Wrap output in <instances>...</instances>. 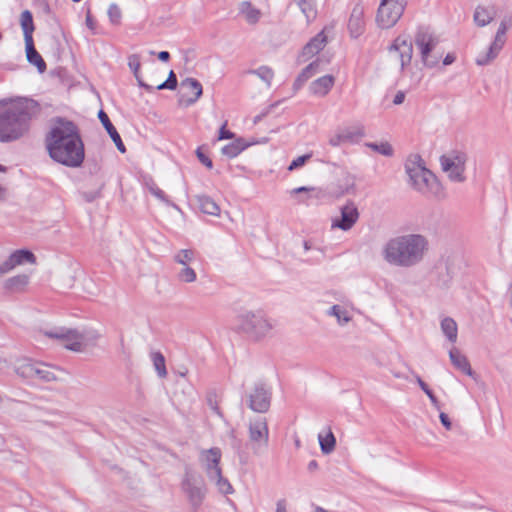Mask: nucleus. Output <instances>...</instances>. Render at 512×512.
Instances as JSON below:
<instances>
[{
  "label": "nucleus",
  "instance_id": "864d4df0",
  "mask_svg": "<svg viewBox=\"0 0 512 512\" xmlns=\"http://www.w3.org/2000/svg\"><path fill=\"white\" fill-rule=\"evenodd\" d=\"M102 187L103 184L96 191L81 192V196L87 203H91L101 196Z\"/></svg>",
  "mask_w": 512,
  "mask_h": 512
},
{
  "label": "nucleus",
  "instance_id": "c03bdc74",
  "mask_svg": "<svg viewBox=\"0 0 512 512\" xmlns=\"http://www.w3.org/2000/svg\"><path fill=\"white\" fill-rule=\"evenodd\" d=\"M206 400H207L208 406L213 410V412L222 418L223 413L220 410L219 405H218V395H217L216 390L208 391Z\"/></svg>",
  "mask_w": 512,
  "mask_h": 512
},
{
  "label": "nucleus",
  "instance_id": "393cba45",
  "mask_svg": "<svg viewBox=\"0 0 512 512\" xmlns=\"http://www.w3.org/2000/svg\"><path fill=\"white\" fill-rule=\"evenodd\" d=\"M128 66L132 70L134 77L137 80L138 85L145 89L147 92L152 93L154 92V86L147 84L143 81L141 75H140V56L137 54H132L128 58Z\"/></svg>",
  "mask_w": 512,
  "mask_h": 512
},
{
  "label": "nucleus",
  "instance_id": "a18cd8bd",
  "mask_svg": "<svg viewBox=\"0 0 512 512\" xmlns=\"http://www.w3.org/2000/svg\"><path fill=\"white\" fill-rule=\"evenodd\" d=\"M251 73L256 74L260 79H262L268 85H270V83L274 77L273 70L268 66H260L259 68L252 70Z\"/></svg>",
  "mask_w": 512,
  "mask_h": 512
},
{
  "label": "nucleus",
  "instance_id": "f03ea898",
  "mask_svg": "<svg viewBox=\"0 0 512 512\" xmlns=\"http://www.w3.org/2000/svg\"><path fill=\"white\" fill-rule=\"evenodd\" d=\"M41 111L40 104L31 98L0 100V142H15L28 135L32 120Z\"/></svg>",
  "mask_w": 512,
  "mask_h": 512
},
{
  "label": "nucleus",
  "instance_id": "5fc2aeb1",
  "mask_svg": "<svg viewBox=\"0 0 512 512\" xmlns=\"http://www.w3.org/2000/svg\"><path fill=\"white\" fill-rule=\"evenodd\" d=\"M149 191L152 195L158 198L160 201L168 203L169 200L163 190H161L157 185L153 184L149 187Z\"/></svg>",
  "mask_w": 512,
  "mask_h": 512
},
{
  "label": "nucleus",
  "instance_id": "412c9836",
  "mask_svg": "<svg viewBox=\"0 0 512 512\" xmlns=\"http://www.w3.org/2000/svg\"><path fill=\"white\" fill-rule=\"evenodd\" d=\"M334 85V77L332 75H325L310 84V92L313 95L325 96L332 89Z\"/></svg>",
  "mask_w": 512,
  "mask_h": 512
},
{
  "label": "nucleus",
  "instance_id": "e2e57ef3",
  "mask_svg": "<svg viewBox=\"0 0 512 512\" xmlns=\"http://www.w3.org/2000/svg\"><path fill=\"white\" fill-rule=\"evenodd\" d=\"M405 100V93L403 91H398L396 95L394 96L393 103L395 105H400Z\"/></svg>",
  "mask_w": 512,
  "mask_h": 512
},
{
  "label": "nucleus",
  "instance_id": "7c9ffc66",
  "mask_svg": "<svg viewBox=\"0 0 512 512\" xmlns=\"http://www.w3.org/2000/svg\"><path fill=\"white\" fill-rule=\"evenodd\" d=\"M181 86L187 87L190 90L194 91V93H195V96L193 98H189L185 101V106H190L193 103H195L201 97V95L203 93V88H202L201 83L195 78L188 77V78L182 80Z\"/></svg>",
  "mask_w": 512,
  "mask_h": 512
},
{
  "label": "nucleus",
  "instance_id": "338daca9",
  "mask_svg": "<svg viewBox=\"0 0 512 512\" xmlns=\"http://www.w3.org/2000/svg\"><path fill=\"white\" fill-rule=\"evenodd\" d=\"M157 57L162 62H167L170 59V53L168 51H160L157 54Z\"/></svg>",
  "mask_w": 512,
  "mask_h": 512
},
{
  "label": "nucleus",
  "instance_id": "a19ab883",
  "mask_svg": "<svg viewBox=\"0 0 512 512\" xmlns=\"http://www.w3.org/2000/svg\"><path fill=\"white\" fill-rule=\"evenodd\" d=\"M195 252L192 249H182L175 256L174 261L183 266H188V263L194 260Z\"/></svg>",
  "mask_w": 512,
  "mask_h": 512
},
{
  "label": "nucleus",
  "instance_id": "423d86ee",
  "mask_svg": "<svg viewBox=\"0 0 512 512\" xmlns=\"http://www.w3.org/2000/svg\"><path fill=\"white\" fill-rule=\"evenodd\" d=\"M415 44L420 49L423 64L433 68L439 63L441 55H431V52L439 43V39L433 35L428 28L419 27L415 35Z\"/></svg>",
  "mask_w": 512,
  "mask_h": 512
},
{
  "label": "nucleus",
  "instance_id": "ea45409f",
  "mask_svg": "<svg viewBox=\"0 0 512 512\" xmlns=\"http://www.w3.org/2000/svg\"><path fill=\"white\" fill-rule=\"evenodd\" d=\"M368 148L372 149L383 156L391 157L394 153L393 147L388 142H368L365 144Z\"/></svg>",
  "mask_w": 512,
  "mask_h": 512
},
{
  "label": "nucleus",
  "instance_id": "ddd939ff",
  "mask_svg": "<svg viewBox=\"0 0 512 512\" xmlns=\"http://www.w3.org/2000/svg\"><path fill=\"white\" fill-rule=\"evenodd\" d=\"M221 457L222 452L218 447H212L208 450L201 451L199 460L208 478L222 471L220 467Z\"/></svg>",
  "mask_w": 512,
  "mask_h": 512
},
{
  "label": "nucleus",
  "instance_id": "49530a36",
  "mask_svg": "<svg viewBox=\"0 0 512 512\" xmlns=\"http://www.w3.org/2000/svg\"><path fill=\"white\" fill-rule=\"evenodd\" d=\"M197 275L194 269L184 266L178 273V279L185 283H192L196 280Z\"/></svg>",
  "mask_w": 512,
  "mask_h": 512
},
{
  "label": "nucleus",
  "instance_id": "4468645a",
  "mask_svg": "<svg viewBox=\"0 0 512 512\" xmlns=\"http://www.w3.org/2000/svg\"><path fill=\"white\" fill-rule=\"evenodd\" d=\"M388 50L390 52L397 51L399 53L401 71L411 63L413 56V44L412 41L408 40L406 37L398 36L389 46Z\"/></svg>",
  "mask_w": 512,
  "mask_h": 512
},
{
  "label": "nucleus",
  "instance_id": "bf43d9fd",
  "mask_svg": "<svg viewBox=\"0 0 512 512\" xmlns=\"http://www.w3.org/2000/svg\"><path fill=\"white\" fill-rule=\"evenodd\" d=\"M439 419H440V422L441 424L447 429V430H450L452 428V422L449 418V416L444 413V412H440L439 414Z\"/></svg>",
  "mask_w": 512,
  "mask_h": 512
},
{
  "label": "nucleus",
  "instance_id": "f257e3e1",
  "mask_svg": "<svg viewBox=\"0 0 512 512\" xmlns=\"http://www.w3.org/2000/svg\"><path fill=\"white\" fill-rule=\"evenodd\" d=\"M45 145L51 159L64 166L76 168L84 161V144L78 126L71 120L56 117Z\"/></svg>",
  "mask_w": 512,
  "mask_h": 512
},
{
  "label": "nucleus",
  "instance_id": "6ab92c4d",
  "mask_svg": "<svg viewBox=\"0 0 512 512\" xmlns=\"http://www.w3.org/2000/svg\"><path fill=\"white\" fill-rule=\"evenodd\" d=\"M25 51L27 61L31 65H34L39 73H44L47 69V65L40 53L36 50L34 40L25 42Z\"/></svg>",
  "mask_w": 512,
  "mask_h": 512
},
{
  "label": "nucleus",
  "instance_id": "72a5a7b5",
  "mask_svg": "<svg viewBox=\"0 0 512 512\" xmlns=\"http://www.w3.org/2000/svg\"><path fill=\"white\" fill-rule=\"evenodd\" d=\"M211 482H214L218 491L221 494L228 495L234 492V489L227 478H225L220 471L218 474H215L208 478Z\"/></svg>",
  "mask_w": 512,
  "mask_h": 512
},
{
  "label": "nucleus",
  "instance_id": "13d9d810",
  "mask_svg": "<svg viewBox=\"0 0 512 512\" xmlns=\"http://www.w3.org/2000/svg\"><path fill=\"white\" fill-rule=\"evenodd\" d=\"M165 82H166L165 86H169V90H175L177 88L178 80H177V76L173 70H171L169 72L168 78L165 80Z\"/></svg>",
  "mask_w": 512,
  "mask_h": 512
},
{
  "label": "nucleus",
  "instance_id": "bb28decb",
  "mask_svg": "<svg viewBox=\"0 0 512 512\" xmlns=\"http://www.w3.org/2000/svg\"><path fill=\"white\" fill-rule=\"evenodd\" d=\"M239 12L245 17L247 23L251 25L258 23L262 16V12L249 1H243L239 4Z\"/></svg>",
  "mask_w": 512,
  "mask_h": 512
},
{
  "label": "nucleus",
  "instance_id": "052dcab7",
  "mask_svg": "<svg viewBox=\"0 0 512 512\" xmlns=\"http://www.w3.org/2000/svg\"><path fill=\"white\" fill-rule=\"evenodd\" d=\"M87 27L92 31L93 34H96V23L91 15V12L88 10L85 19Z\"/></svg>",
  "mask_w": 512,
  "mask_h": 512
},
{
  "label": "nucleus",
  "instance_id": "774afa93",
  "mask_svg": "<svg viewBox=\"0 0 512 512\" xmlns=\"http://www.w3.org/2000/svg\"><path fill=\"white\" fill-rule=\"evenodd\" d=\"M507 30H508V26H507L506 22L503 20V21H501L496 33L506 36Z\"/></svg>",
  "mask_w": 512,
  "mask_h": 512
},
{
  "label": "nucleus",
  "instance_id": "c85d7f7f",
  "mask_svg": "<svg viewBox=\"0 0 512 512\" xmlns=\"http://www.w3.org/2000/svg\"><path fill=\"white\" fill-rule=\"evenodd\" d=\"M196 202L199 206V209L208 215L217 216L220 213V207L218 204L209 196L206 195H196Z\"/></svg>",
  "mask_w": 512,
  "mask_h": 512
},
{
  "label": "nucleus",
  "instance_id": "20e7f679",
  "mask_svg": "<svg viewBox=\"0 0 512 512\" xmlns=\"http://www.w3.org/2000/svg\"><path fill=\"white\" fill-rule=\"evenodd\" d=\"M180 487L188 500L191 512H198L208 493L203 476L187 465Z\"/></svg>",
  "mask_w": 512,
  "mask_h": 512
},
{
  "label": "nucleus",
  "instance_id": "f704fd0d",
  "mask_svg": "<svg viewBox=\"0 0 512 512\" xmlns=\"http://www.w3.org/2000/svg\"><path fill=\"white\" fill-rule=\"evenodd\" d=\"M318 440L323 454H330L335 449L336 438L331 430L328 431L326 436L319 434Z\"/></svg>",
  "mask_w": 512,
  "mask_h": 512
},
{
  "label": "nucleus",
  "instance_id": "cd10ccee",
  "mask_svg": "<svg viewBox=\"0 0 512 512\" xmlns=\"http://www.w3.org/2000/svg\"><path fill=\"white\" fill-rule=\"evenodd\" d=\"M319 67V60H315L307 65L297 76L293 83L294 91H298L303 87V85L310 79L316 72Z\"/></svg>",
  "mask_w": 512,
  "mask_h": 512
},
{
  "label": "nucleus",
  "instance_id": "09e8293b",
  "mask_svg": "<svg viewBox=\"0 0 512 512\" xmlns=\"http://www.w3.org/2000/svg\"><path fill=\"white\" fill-rule=\"evenodd\" d=\"M450 161L453 162V164L459 168L465 169V163L467 160L466 154L463 152L453 151L451 155H446Z\"/></svg>",
  "mask_w": 512,
  "mask_h": 512
},
{
  "label": "nucleus",
  "instance_id": "0eeeda50",
  "mask_svg": "<svg viewBox=\"0 0 512 512\" xmlns=\"http://www.w3.org/2000/svg\"><path fill=\"white\" fill-rule=\"evenodd\" d=\"M405 7V0L380 2L376 16L378 26L382 29L393 27L403 15Z\"/></svg>",
  "mask_w": 512,
  "mask_h": 512
},
{
  "label": "nucleus",
  "instance_id": "b1692460",
  "mask_svg": "<svg viewBox=\"0 0 512 512\" xmlns=\"http://www.w3.org/2000/svg\"><path fill=\"white\" fill-rule=\"evenodd\" d=\"M440 164L442 166L443 171L448 173V176L452 181H455V182H464L465 181V177L463 175L465 169L455 166L453 164V162L447 158L446 155H442L440 157Z\"/></svg>",
  "mask_w": 512,
  "mask_h": 512
},
{
  "label": "nucleus",
  "instance_id": "de8ad7c7",
  "mask_svg": "<svg viewBox=\"0 0 512 512\" xmlns=\"http://www.w3.org/2000/svg\"><path fill=\"white\" fill-rule=\"evenodd\" d=\"M107 13L111 24L119 25L121 23L122 12L117 4H110Z\"/></svg>",
  "mask_w": 512,
  "mask_h": 512
},
{
  "label": "nucleus",
  "instance_id": "9b49d317",
  "mask_svg": "<svg viewBox=\"0 0 512 512\" xmlns=\"http://www.w3.org/2000/svg\"><path fill=\"white\" fill-rule=\"evenodd\" d=\"M44 335L52 339L60 340L63 346L68 350L79 352L82 349V343L79 341L80 334L75 329L59 327L45 331Z\"/></svg>",
  "mask_w": 512,
  "mask_h": 512
},
{
  "label": "nucleus",
  "instance_id": "4be33fe9",
  "mask_svg": "<svg viewBox=\"0 0 512 512\" xmlns=\"http://www.w3.org/2000/svg\"><path fill=\"white\" fill-rule=\"evenodd\" d=\"M435 285L440 289H448L451 285L453 275L448 264H440L435 268Z\"/></svg>",
  "mask_w": 512,
  "mask_h": 512
},
{
  "label": "nucleus",
  "instance_id": "f3484780",
  "mask_svg": "<svg viewBox=\"0 0 512 512\" xmlns=\"http://www.w3.org/2000/svg\"><path fill=\"white\" fill-rule=\"evenodd\" d=\"M506 42V36L496 33L494 41L488 48L487 53L479 55L476 59V63L479 66H485L489 64L493 59L497 57L499 52L502 50Z\"/></svg>",
  "mask_w": 512,
  "mask_h": 512
},
{
  "label": "nucleus",
  "instance_id": "69168bd1",
  "mask_svg": "<svg viewBox=\"0 0 512 512\" xmlns=\"http://www.w3.org/2000/svg\"><path fill=\"white\" fill-rule=\"evenodd\" d=\"M277 103L270 105L265 112H262L260 115L256 116L254 119V122L257 123L260 121L263 117H265L275 106Z\"/></svg>",
  "mask_w": 512,
  "mask_h": 512
},
{
  "label": "nucleus",
  "instance_id": "f8f14e48",
  "mask_svg": "<svg viewBox=\"0 0 512 512\" xmlns=\"http://www.w3.org/2000/svg\"><path fill=\"white\" fill-rule=\"evenodd\" d=\"M340 217L332 220V228L350 230L359 219V211L354 202L348 201L340 208Z\"/></svg>",
  "mask_w": 512,
  "mask_h": 512
},
{
  "label": "nucleus",
  "instance_id": "a211bd4d",
  "mask_svg": "<svg viewBox=\"0 0 512 512\" xmlns=\"http://www.w3.org/2000/svg\"><path fill=\"white\" fill-rule=\"evenodd\" d=\"M98 118H99L100 122L102 123L103 127L105 128V130L107 131V133L109 134L110 138L116 145L119 152L125 153L126 147L121 139V136L118 133V131L116 130L115 126L110 121V118L108 117L106 112H104L103 110H100L98 112Z\"/></svg>",
  "mask_w": 512,
  "mask_h": 512
},
{
  "label": "nucleus",
  "instance_id": "6e6d98bb",
  "mask_svg": "<svg viewBox=\"0 0 512 512\" xmlns=\"http://www.w3.org/2000/svg\"><path fill=\"white\" fill-rule=\"evenodd\" d=\"M226 127H227V121H225L224 124L219 129L218 140L234 139L235 138V133L228 130Z\"/></svg>",
  "mask_w": 512,
  "mask_h": 512
},
{
  "label": "nucleus",
  "instance_id": "58836bf2",
  "mask_svg": "<svg viewBox=\"0 0 512 512\" xmlns=\"http://www.w3.org/2000/svg\"><path fill=\"white\" fill-rule=\"evenodd\" d=\"M493 20L488 10L483 6H477L474 12V21L479 27L488 25Z\"/></svg>",
  "mask_w": 512,
  "mask_h": 512
},
{
  "label": "nucleus",
  "instance_id": "c756f323",
  "mask_svg": "<svg viewBox=\"0 0 512 512\" xmlns=\"http://www.w3.org/2000/svg\"><path fill=\"white\" fill-rule=\"evenodd\" d=\"M20 24H21V28H22L23 34H24V41L26 42V41L33 40L32 34L34 32L35 26H34L33 15L31 13V11L24 10L21 13Z\"/></svg>",
  "mask_w": 512,
  "mask_h": 512
},
{
  "label": "nucleus",
  "instance_id": "39448f33",
  "mask_svg": "<svg viewBox=\"0 0 512 512\" xmlns=\"http://www.w3.org/2000/svg\"><path fill=\"white\" fill-rule=\"evenodd\" d=\"M237 331L249 338L259 340L272 329V324L262 311H246L237 317Z\"/></svg>",
  "mask_w": 512,
  "mask_h": 512
},
{
  "label": "nucleus",
  "instance_id": "e433bc0d",
  "mask_svg": "<svg viewBox=\"0 0 512 512\" xmlns=\"http://www.w3.org/2000/svg\"><path fill=\"white\" fill-rule=\"evenodd\" d=\"M151 359L153 361V365L157 372V375L160 378L166 377L167 369H166V361H165L164 355L161 352H153L151 354Z\"/></svg>",
  "mask_w": 512,
  "mask_h": 512
},
{
  "label": "nucleus",
  "instance_id": "5701e85b",
  "mask_svg": "<svg viewBox=\"0 0 512 512\" xmlns=\"http://www.w3.org/2000/svg\"><path fill=\"white\" fill-rule=\"evenodd\" d=\"M449 357L451 363L455 366V368H457L458 370H460L461 372L468 376L474 375V372L470 366L467 357L462 355L458 349L452 348L449 351Z\"/></svg>",
  "mask_w": 512,
  "mask_h": 512
},
{
  "label": "nucleus",
  "instance_id": "4d7b16f0",
  "mask_svg": "<svg viewBox=\"0 0 512 512\" xmlns=\"http://www.w3.org/2000/svg\"><path fill=\"white\" fill-rule=\"evenodd\" d=\"M416 382L418 383L421 390L429 397L434 396V392L430 389V387L427 385L426 382L422 380V378L419 375H415Z\"/></svg>",
  "mask_w": 512,
  "mask_h": 512
},
{
  "label": "nucleus",
  "instance_id": "aec40b11",
  "mask_svg": "<svg viewBox=\"0 0 512 512\" xmlns=\"http://www.w3.org/2000/svg\"><path fill=\"white\" fill-rule=\"evenodd\" d=\"M327 37L324 32H319L303 47L302 55L306 58H310L318 54L325 46Z\"/></svg>",
  "mask_w": 512,
  "mask_h": 512
},
{
  "label": "nucleus",
  "instance_id": "79ce46f5",
  "mask_svg": "<svg viewBox=\"0 0 512 512\" xmlns=\"http://www.w3.org/2000/svg\"><path fill=\"white\" fill-rule=\"evenodd\" d=\"M35 378L44 382H51L56 380L55 374L46 365L40 363L37 367Z\"/></svg>",
  "mask_w": 512,
  "mask_h": 512
},
{
  "label": "nucleus",
  "instance_id": "8fccbe9b",
  "mask_svg": "<svg viewBox=\"0 0 512 512\" xmlns=\"http://www.w3.org/2000/svg\"><path fill=\"white\" fill-rule=\"evenodd\" d=\"M196 156L205 167H207L208 169L213 168V162L209 158V156L203 152V146H200L196 149Z\"/></svg>",
  "mask_w": 512,
  "mask_h": 512
},
{
  "label": "nucleus",
  "instance_id": "dca6fc26",
  "mask_svg": "<svg viewBox=\"0 0 512 512\" xmlns=\"http://www.w3.org/2000/svg\"><path fill=\"white\" fill-rule=\"evenodd\" d=\"M35 255L28 249H19L14 251L7 260L3 262L4 272H8L17 265L24 263H35Z\"/></svg>",
  "mask_w": 512,
  "mask_h": 512
},
{
  "label": "nucleus",
  "instance_id": "a878e982",
  "mask_svg": "<svg viewBox=\"0 0 512 512\" xmlns=\"http://www.w3.org/2000/svg\"><path fill=\"white\" fill-rule=\"evenodd\" d=\"M250 146V143L246 142L244 138L238 137L233 142L225 145L221 149V153L228 158H235L242 151Z\"/></svg>",
  "mask_w": 512,
  "mask_h": 512
},
{
  "label": "nucleus",
  "instance_id": "9d476101",
  "mask_svg": "<svg viewBox=\"0 0 512 512\" xmlns=\"http://www.w3.org/2000/svg\"><path fill=\"white\" fill-rule=\"evenodd\" d=\"M272 392L263 382L255 383L248 395V407L257 413H265L271 405Z\"/></svg>",
  "mask_w": 512,
  "mask_h": 512
},
{
  "label": "nucleus",
  "instance_id": "37998d69",
  "mask_svg": "<svg viewBox=\"0 0 512 512\" xmlns=\"http://www.w3.org/2000/svg\"><path fill=\"white\" fill-rule=\"evenodd\" d=\"M328 313L329 315L335 316L340 324L348 323L351 319L348 316L347 311L344 310L340 305H333L329 309Z\"/></svg>",
  "mask_w": 512,
  "mask_h": 512
},
{
  "label": "nucleus",
  "instance_id": "7ed1b4c3",
  "mask_svg": "<svg viewBox=\"0 0 512 512\" xmlns=\"http://www.w3.org/2000/svg\"><path fill=\"white\" fill-rule=\"evenodd\" d=\"M426 246L425 237L419 234L397 237L386 244L384 258L390 264L409 267L422 259Z\"/></svg>",
  "mask_w": 512,
  "mask_h": 512
},
{
  "label": "nucleus",
  "instance_id": "6e6552de",
  "mask_svg": "<svg viewBox=\"0 0 512 512\" xmlns=\"http://www.w3.org/2000/svg\"><path fill=\"white\" fill-rule=\"evenodd\" d=\"M413 158L414 160L410 159L406 163L405 169L414 187L419 191H423L425 187L430 186L431 182H435L436 178L430 170L424 167V162L419 155H414Z\"/></svg>",
  "mask_w": 512,
  "mask_h": 512
},
{
  "label": "nucleus",
  "instance_id": "473e14b6",
  "mask_svg": "<svg viewBox=\"0 0 512 512\" xmlns=\"http://www.w3.org/2000/svg\"><path fill=\"white\" fill-rule=\"evenodd\" d=\"M441 330L450 342H452V343L456 342L458 329H457V324L454 321V319H452L450 317H445L441 321Z\"/></svg>",
  "mask_w": 512,
  "mask_h": 512
},
{
  "label": "nucleus",
  "instance_id": "2f4dec72",
  "mask_svg": "<svg viewBox=\"0 0 512 512\" xmlns=\"http://www.w3.org/2000/svg\"><path fill=\"white\" fill-rule=\"evenodd\" d=\"M293 2L300 8L308 23L315 20L317 16L315 0H293Z\"/></svg>",
  "mask_w": 512,
  "mask_h": 512
},
{
  "label": "nucleus",
  "instance_id": "1a4fd4ad",
  "mask_svg": "<svg viewBox=\"0 0 512 512\" xmlns=\"http://www.w3.org/2000/svg\"><path fill=\"white\" fill-rule=\"evenodd\" d=\"M249 440L253 453L258 455L268 446L269 429L265 418H258L249 423Z\"/></svg>",
  "mask_w": 512,
  "mask_h": 512
},
{
  "label": "nucleus",
  "instance_id": "c9c22d12",
  "mask_svg": "<svg viewBox=\"0 0 512 512\" xmlns=\"http://www.w3.org/2000/svg\"><path fill=\"white\" fill-rule=\"evenodd\" d=\"M28 279L25 274L10 277L5 281V288L9 291L22 290L28 284Z\"/></svg>",
  "mask_w": 512,
  "mask_h": 512
},
{
  "label": "nucleus",
  "instance_id": "680f3d73",
  "mask_svg": "<svg viewBox=\"0 0 512 512\" xmlns=\"http://www.w3.org/2000/svg\"><path fill=\"white\" fill-rule=\"evenodd\" d=\"M345 133H351L352 134V139L355 138V137L361 138V137L365 136V131H364V128L362 126L357 127L353 131H346Z\"/></svg>",
  "mask_w": 512,
  "mask_h": 512
},
{
  "label": "nucleus",
  "instance_id": "603ef678",
  "mask_svg": "<svg viewBox=\"0 0 512 512\" xmlns=\"http://www.w3.org/2000/svg\"><path fill=\"white\" fill-rule=\"evenodd\" d=\"M347 140H352L351 133L336 134L329 139V144L333 147H337L341 144V142L347 141Z\"/></svg>",
  "mask_w": 512,
  "mask_h": 512
},
{
  "label": "nucleus",
  "instance_id": "2eb2a0df",
  "mask_svg": "<svg viewBox=\"0 0 512 512\" xmlns=\"http://www.w3.org/2000/svg\"><path fill=\"white\" fill-rule=\"evenodd\" d=\"M348 30L352 38H358L364 33V8L360 4H356L352 9L348 21Z\"/></svg>",
  "mask_w": 512,
  "mask_h": 512
},
{
  "label": "nucleus",
  "instance_id": "3c124183",
  "mask_svg": "<svg viewBox=\"0 0 512 512\" xmlns=\"http://www.w3.org/2000/svg\"><path fill=\"white\" fill-rule=\"evenodd\" d=\"M310 158H311L310 154H304V155L297 157L290 163V165L288 166V170L293 171L295 169L302 167Z\"/></svg>",
  "mask_w": 512,
  "mask_h": 512
},
{
  "label": "nucleus",
  "instance_id": "4c0bfd02",
  "mask_svg": "<svg viewBox=\"0 0 512 512\" xmlns=\"http://www.w3.org/2000/svg\"><path fill=\"white\" fill-rule=\"evenodd\" d=\"M39 363L25 362L17 367V374L25 379H34Z\"/></svg>",
  "mask_w": 512,
  "mask_h": 512
},
{
  "label": "nucleus",
  "instance_id": "0e129e2a",
  "mask_svg": "<svg viewBox=\"0 0 512 512\" xmlns=\"http://www.w3.org/2000/svg\"><path fill=\"white\" fill-rule=\"evenodd\" d=\"M456 60V57L454 56V54H451V53H448L444 59H443V65L444 66H448V65H451L452 63H454Z\"/></svg>",
  "mask_w": 512,
  "mask_h": 512
}]
</instances>
